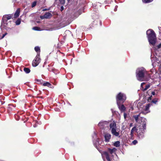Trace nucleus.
<instances>
[{
    "instance_id": "1",
    "label": "nucleus",
    "mask_w": 161,
    "mask_h": 161,
    "mask_svg": "<svg viewBox=\"0 0 161 161\" xmlns=\"http://www.w3.org/2000/svg\"><path fill=\"white\" fill-rule=\"evenodd\" d=\"M146 34L150 44L154 45L157 40L156 36L154 31L152 29H149L147 31Z\"/></svg>"
},
{
    "instance_id": "2",
    "label": "nucleus",
    "mask_w": 161,
    "mask_h": 161,
    "mask_svg": "<svg viewBox=\"0 0 161 161\" xmlns=\"http://www.w3.org/2000/svg\"><path fill=\"white\" fill-rule=\"evenodd\" d=\"M147 73V71L143 68L137 69L136 72L137 79L141 81H144L145 75Z\"/></svg>"
},
{
    "instance_id": "3",
    "label": "nucleus",
    "mask_w": 161,
    "mask_h": 161,
    "mask_svg": "<svg viewBox=\"0 0 161 161\" xmlns=\"http://www.w3.org/2000/svg\"><path fill=\"white\" fill-rule=\"evenodd\" d=\"M141 113H143V112H141L138 115H133V118L134 119L136 122L138 123H142V129L145 130L146 129V119L143 117H140V114Z\"/></svg>"
},
{
    "instance_id": "4",
    "label": "nucleus",
    "mask_w": 161,
    "mask_h": 161,
    "mask_svg": "<svg viewBox=\"0 0 161 161\" xmlns=\"http://www.w3.org/2000/svg\"><path fill=\"white\" fill-rule=\"evenodd\" d=\"M126 99V95L121 92L119 93L116 96V100L117 105L120 103H124Z\"/></svg>"
},
{
    "instance_id": "5",
    "label": "nucleus",
    "mask_w": 161,
    "mask_h": 161,
    "mask_svg": "<svg viewBox=\"0 0 161 161\" xmlns=\"http://www.w3.org/2000/svg\"><path fill=\"white\" fill-rule=\"evenodd\" d=\"M109 127L112 135L116 137H118L119 135V132L117 131V126L115 122L114 121L113 123H110L109 125Z\"/></svg>"
},
{
    "instance_id": "6",
    "label": "nucleus",
    "mask_w": 161,
    "mask_h": 161,
    "mask_svg": "<svg viewBox=\"0 0 161 161\" xmlns=\"http://www.w3.org/2000/svg\"><path fill=\"white\" fill-rule=\"evenodd\" d=\"M40 53H38L32 62V65L33 67L37 66L41 62Z\"/></svg>"
},
{
    "instance_id": "7",
    "label": "nucleus",
    "mask_w": 161,
    "mask_h": 161,
    "mask_svg": "<svg viewBox=\"0 0 161 161\" xmlns=\"http://www.w3.org/2000/svg\"><path fill=\"white\" fill-rule=\"evenodd\" d=\"M145 132V130H143L140 127H138L137 128L136 130V133L137 136L140 138H142L144 136V134Z\"/></svg>"
},
{
    "instance_id": "8",
    "label": "nucleus",
    "mask_w": 161,
    "mask_h": 161,
    "mask_svg": "<svg viewBox=\"0 0 161 161\" xmlns=\"http://www.w3.org/2000/svg\"><path fill=\"white\" fill-rule=\"evenodd\" d=\"M52 16V14L49 13V12H47L46 13L43 15L41 16H40V18L42 19H50Z\"/></svg>"
},
{
    "instance_id": "9",
    "label": "nucleus",
    "mask_w": 161,
    "mask_h": 161,
    "mask_svg": "<svg viewBox=\"0 0 161 161\" xmlns=\"http://www.w3.org/2000/svg\"><path fill=\"white\" fill-rule=\"evenodd\" d=\"M123 103H120L119 104L117 105L119 110L121 113L124 112L126 110V108L125 107Z\"/></svg>"
},
{
    "instance_id": "10",
    "label": "nucleus",
    "mask_w": 161,
    "mask_h": 161,
    "mask_svg": "<svg viewBox=\"0 0 161 161\" xmlns=\"http://www.w3.org/2000/svg\"><path fill=\"white\" fill-rule=\"evenodd\" d=\"M111 135L109 133H107L105 135L104 137L106 142H108L111 137Z\"/></svg>"
},
{
    "instance_id": "11",
    "label": "nucleus",
    "mask_w": 161,
    "mask_h": 161,
    "mask_svg": "<svg viewBox=\"0 0 161 161\" xmlns=\"http://www.w3.org/2000/svg\"><path fill=\"white\" fill-rule=\"evenodd\" d=\"M7 21L8 20L5 18V17L3 16L2 20V25H4V26H5V25H7L8 24L7 23Z\"/></svg>"
},
{
    "instance_id": "12",
    "label": "nucleus",
    "mask_w": 161,
    "mask_h": 161,
    "mask_svg": "<svg viewBox=\"0 0 161 161\" xmlns=\"http://www.w3.org/2000/svg\"><path fill=\"white\" fill-rule=\"evenodd\" d=\"M137 129V128H136V126H135L131 130L130 133V136L131 138L133 136L134 131H136V132Z\"/></svg>"
},
{
    "instance_id": "13",
    "label": "nucleus",
    "mask_w": 161,
    "mask_h": 161,
    "mask_svg": "<svg viewBox=\"0 0 161 161\" xmlns=\"http://www.w3.org/2000/svg\"><path fill=\"white\" fill-rule=\"evenodd\" d=\"M116 150V149L115 147H114L112 149L108 148V152H109L111 154H112L113 153H114Z\"/></svg>"
},
{
    "instance_id": "14",
    "label": "nucleus",
    "mask_w": 161,
    "mask_h": 161,
    "mask_svg": "<svg viewBox=\"0 0 161 161\" xmlns=\"http://www.w3.org/2000/svg\"><path fill=\"white\" fill-rule=\"evenodd\" d=\"M104 154L106 158V159L108 160V161H111V159L109 157V155L108 152H104Z\"/></svg>"
},
{
    "instance_id": "15",
    "label": "nucleus",
    "mask_w": 161,
    "mask_h": 161,
    "mask_svg": "<svg viewBox=\"0 0 161 161\" xmlns=\"http://www.w3.org/2000/svg\"><path fill=\"white\" fill-rule=\"evenodd\" d=\"M20 12V9L19 8H18L14 14V17L15 18L18 17L19 16Z\"/></svg>"
},
{
    "instance_id": "16",
    "label": "nucleus",
    "mask_w": 161,
    "mask_h": 161,
    "mask_svg": "<svg viewBox=\"0 0 161 161\" xmlns=\"http://www.w3.org/2000/svg\"><path fill=\"white\" fill-rule=\"evenodd\" d=\"M43 86H47L48 87L51 88L52 85L48 82H45L42 84Z\"/></svg>"
},
{
    "instance_id": "17",
    "label": "nucleus",
    "mask_w": 161,
    "mask_h": 161,
    "mask_svg": "<svg viewBox=\"0 0 161 161\" xmlns=\"http://www.w3.org/2000/svg\"><path fill=\"white\" fill-rule=\"evenodd\" d=\"M48 70L50 72H52L55 74L57 73V70L54 68H50L48 69Z\"/></svg>"
},
{
    "instance_id": "18",
    "label": "nucleus",
    "mask_w": 161,
    "mask_h": 161,
    "mask_svg": "<svg viewBox=\"0 0 161 161\" xmlns=\"http://www.w3.org/2000/svg\"><path fill=\"white\" fill-rule=\"evenodd\" d=\"M100 22V21L98 19H95L94 21H93L92 25H97L98 24L99 22Z\"/></svg>"
},
{
    "instance_id": "19",
    "label": "nucleus",
    "mask_w": 161,
    "mask_h": 161,
    "mask_svg": "<svg viewBox=\"0 0 161 161\" xmlns=\"http://www.w3.org/2000/svg\"><path fill=\"white\" fill-rule=\"evenodd\" d=\"M114 146L116 147H118L120 146V142L119 141H117L115 142L114 145Z\"/></svg>"
},
{
    "instance_id": "20",
    "label": "nucleus",
    "mask_w": 161,
    "mask_h": 161,
    "mask_svg": "<svg viewBox=\"0 0 161 161\" xmlns=\"http://www.w3.org/2000/svg\"><path fill=\"white\" fill-rule=\"evenodd\" d=\"M105 122H99L98 124V125L101 128H102L103 127V126L105 124Z\"/></svg>"
},
{
    "instance_id": "21",
    "label": "nucleus",
    "mask_w": 161,
    "mask_h": 161,
    "mask_svg": "<svg viewBox=\"0 0 161 161\" xmlns=\"http://www.w3.org/2000/svg\"><path fill=\"white\" fill-rule=\"evenodd\" d=\"M153 0H142V2L145 3H148L152 2Z\"/></svg>"
},
{
    "instance_id": "22",
    "label": "nucleus",
    "mask_w": 161,
    "mask_h": 161,
    "mask_svg": "<svg viewBox=\"0 0 161 161\" xmlns=\"http://www.w3.org/2000/svg\"><path fill=\"white\" fill-rule=\"evenodd\" d=\"M24 71L26 73H29L30 72V69L28 68L25 67L24 69Z\"/></svg>"
},
{
    "instance_id": "23",
    "label": "nucleus",
    "mask_w": 161,
    "mask_h": 161,
    "mask_svg": "<svg viewBox=\"0 0 161 161\" xmlns=\"http://www.w3.org/2000/svg\"><path fill=\"white\" fill-rule=\"evenodd\" d=\"M35 51L37 52V53H40V47H39L36 46L35 47Z\"/></svg>"
},
{
    "instance_id": "24",
    "label": "nucleus",
    "mask_w": 161,
    "mask_h": 161,
    "mask_svg": "<svg viewBox=\"0 0 161 161\" xmlns=\"http://www.w3.org/2000/svg\"><path fill=\"white\" fill-rule=\"evenodd\" d=\"M3 16L5 17V18L8 20L10 19L12 17V16L10 14L6 15H4Z\"/></svg>"
},
{
    "instance_id": "25",
    "label": "nucleus",
    "mask_w": 161,
    "mask_h": 161,
    "mask_svg": "<svg viewBox=\"0 0 161 161\" xmlns=\"http://www.w3.org/2000/svg\"><path fill=\"white\" fill-rule=\"evenodd\" d=\"M151 104L150 103L147 104L145 106V108L144 109V110L145 111H147L149 109V108Z\"/></svg>"
},
{
    "instance_id": "26",
    "label": "nucleus",
    "mask_w": 161,
    "mask_h": 161,
    "mask_svg": "<svg viewBox=\"0 0 161 161\" xmlns=\"http://www.w3.org/2000/svg\"><path fill=\"white\" fill-rule=\"evenodd\" d=\"M21 23V19L18 18L15 22L16 25H19Z\"/></svg>"
},
{
    "instance_id": "27",
    "label": "nucleus",
    "mask_w": 161,
    "mask_h": 161,
    "mask_svg": "<svg viewBox=\"0 0 161 161\" xmlns=\"http://www.w3.org/2000/svg\"><path fill=\"white\" fill-rule=\"evenodd\" d=\"M35 80L38 82V84H42L43 81L42 80L36 79Z\"/></svg>"
},
{
    "instance_id": "28",
    "label": "nucleus",
    "mask_w": 161,
    "mask_h": 161,
    "mask_svg": "<svg viewBox=\"0 0 161 161\" xmlns=\"http://www.w3.org/2000/svg\"><path fill=\"white\" fill-rule=\"evenodd\" d=\"M59 3L62 5H64L65 3V0H59Z\"/></svg>"
},
{
    "instance_id": "29",
    "label": "nucleus",
    "mask_w": 161,
    "mask_h": 161,
    "mask_svg": "<svg viewBox=\"0 0 161 161\" xmlns=\"http://www.w3.org/2000/svg\"><path fill=\"white\" fill-rule=\"evenodd\" d=\"M150 86L149 84H147L145 86V88L143 90L144 91L147 90L149 87Z\"/></svg>"
},
{
    "instance_id": "30",
    "label": "nucleus",
    "mask_w": 161,
    "mask_h": 161,
    "mask_svg": "<svg viewBox=\"0 0 161 161\" xmlns=\"http://www.w3.org/2000/svg\"><path fill=\"white\" fill-rule=\"evenodd\" d=\"M158 99H157V98L154 99H153L152 100V102L156 104L157 103V102H158Z\"/></svg>"
},
{
    "instance_id": "31",
    "label": "nucleus",
    "mask_w": 161,
    "mask_h": 161,
    "mask_svg": "<svg viewBox=\"0 0 161 161\" xmlns=\"http://www.w3.org/2000/svg\"><path fill=\"white\" fill-rule=\"evenodd\" d=\"M33 30L35 31H40V28L38 27H34L33 28Z\"/></svg>"
},
{
    "instance_id": "32",
    "label": "nucleus",
    "mask_w": 161,
    "mask_h": 161,
    "mask_svg": "<svg viewBox=\"0 0 161 161\" xmlns=\"http://www.w3.org/2000/svg\"><path fill=\"white\" fill-rule=\"evenodd\" d=\"M36 1L34 2L32 4L31 7L32 8L34 7L36 5Z\"/></svg>"
},
{
    "instance_id": "33",
    "label": "nucleus",
    "mask_w": 161,
    "mask_h": 161,
    "mask_svg": "<svg viewBox=\"0 0 161 161\" xmlns=\"http://www.w3.org/2000/svg\"><path fill=\"white\" fill-rule=\"evenodd\" d=\"M131 105V106H129V109L131 110H134V108H133V107L131 106L132 105Z\"/></svg>"
},
{
    "instance_id": "34",
    "label": "nucleus",
    "mask_w": 161,
    "mask_h": 161,
    "mask_svg": "<svg viewBox=\"0 0 161 161\" xmlns=\"http://www.w3.org/2000/svg\"><path fill=\"white\" fill-rule=\"evenodd\" d=\"M137 143V141L136 140H134L132 142V143L134 145H136Z\"/></svg>"
},
{
    "instance_id": "35",
    "label": "nucleus",
    "mask_w": 161,
    "mask_h": 161,
    "mask_svg": "<svg viewBox=\"0 0 161 161\" xmlns=\"http://www.w3.org/2000/svg\"><path fill=\"white\" fill-rule=\"evenodd\" d=\"M156 47H157V48L158 49H159V48H161V43L160 44H159V45H157V46Z\"/></svg>"
},
{
    "instance_id": "36",
    "label": "nucleus",
    "mask_w": 161,
    "mask_h": 161,
    "mask_svg": "<svg viewBox=\"0 0 161 161\" xmlns=\"http://www.w3.org/2000/svg\"><path fill=\"white\" fill-rule=\"evenodd\" d=\"M127 116V114L125 112H124V116L125 119H126Z\"/></svg>"
},
{
    "instance_id": "37",
    "label": "nucleus",
    "mask_w": 161,
    "mask_h": 161,
    "mask_svg": "<svg viewBox=\"0 0 161 161\" xmlns=\"http://www.w3.org/2000/svg\"><path fill=\"white\" fill-rule=\"evenodd\" d=\"M152 95H151V96L150 97H149V98H148V101H151L152 100Z\"/></svg>"
},
{
    "instance_id": "38",
    "label": "nucleus",
    "mask_w": 161,
    "mask_h": 161,
    "mask_svg": "<svg viewBox=\"0 0 161 161\" xmlns=\"http://www.w3.org/2000/svg\"><path fill=\"white\" fill-rule=\"evenodd\" d=\"M5 35L4 34H3V35L2 36H0V40L3 39V38L5 37Z\"/></svg>"
},
{
    "instance_id": "39",
    "label": "nucleus",
    "mask_w": 161,
    "mask_h": 161,
    "mask_svg": "<svg viewBox=\"0 0 161 161\" xmlns=\"http://www.w3.org/2000/svg\"><path fill=\"white\" fill-rule=\"evenodd\" d=\"M151 94L153 95H155V92H152L151 93Z\"/></svg>"
},
{
    "instance_id": "40",
    "label": "nucleus",
    "mask_w": 161,
    "mask_h": 161,
    "mask_svg": "<svg viewBox=\"0 0 161 161\" xmlns=\"http://www.w3.org/2000/svg\"><path fill=\"white\" fill-rule=\"evenodd\" d=\"M63 9H64V7L63 6H62L61 7V11H62L63 10Z\"/></svg>"
},
{
    "instance_id": "41",
    "label": "nucleus",
    "mask_w": 161,
    "mask_h": 161,
    "mask_svg": "<svg viewBox=\"0 0 161 161\" xmlns=\"http://www.w3.org/2000/svg\"><path fill=\"white\" fill-rule=\"evenodd\" d=\"M4 103H5L4 101H2L1 102V104H3Z\"/></svg>"
},
{
    "instance_id": "42",
    "label": "nucleus",
    "mask_w": 161,
    "mask_h": 161,
    "mask_svg": "<svg viewBox=\"0 0 161 161\" xmlns=\"http://www.w3.org/2000/svg\"><path fill=\"white\" fill-rule=\"evenodd\" d=\"M145 84V83L144 82H143V83H142L141 84V86H142V85L143 84Z\"/></svg>"
},
{
    "instance_id": "43",
    "label": "nucleus",
    "mask_w": 161,
    "mask_h": 161,
    "mask_svg": "<svg viewBox=\"0 0 161 161\" xmlns=\"http://www.w3.org/2000/svg\"><path fill=\"white\" fill-rule=\"evenodd\" d=\"M132 125V123H130V127H131Z\"/></svg>"
},
{
    "instance_id": "44",
    "label": "nucleus",
    "mask_w": 161,
    "mask_h": 161,
    "mask_svg": "<svg viewBox=\"0 0 161 161\" xmlns=\"http://www.w3.org/2000/svg\"><path fill=\"white\" fill-rule=\"evenodd\" d=\"M8 34V33H7V32H6L4 34H5V35L6 36V35H7V34Z\"/></svg>"
},
{
    "instance_id": "45",
    "label": "nucleus",
    "mask_w": 161,
    "mask_h": 161,
    "mask_svg": "<svg viewBox=\"0 0 161 161\" xmlns=\"http://www.w3.org/2000/svg\"><path fill=\"white\" fill-rule=\"evenodd\" d=\"M15 116V117L16 118V117L17 116L18 117H19L18 116V115H16Z\"/></svg>"
},
{
    "instance_id": "46",
    "label": "nucleus",
    "mask_w": 161,
    "mask_h": 161,
    "mask_svg": "<svg viewBox=\"0 0 161 161\" xmlns=\"http://www.w3.org/2000/svg\"><path fill=\"white\" fill-rule=\"evenodd\" d=\"M46 10V9H44L43 10V11H44Z\"/></svg>"
},
{
    "instance_id": "47",
    "label": "nucleus",
    "mask_w": 161,
    "mask_h": 161,
    "mask_svg": "<svg viewBox=\"0 0 161 161\" xmlns=\"http://www.w3.org/2000/svg\"><path fill=\"white\" fill-rule=\"evenodd\" d=\"M68 2H69L70 0H67Z\"/></svg>"
},
{
    "instance_id": "48",
    "label": "nucleus",
    "mask_w": 161,
    "mask_h": 161,
    "mask_svg": "<svg viewBox=\"0 0 161 161\" xmlns=\"http://www.w3.org/2000/svg\"><path fill=\"white\" fill-rule=\"evenodd\" d=\"M9 105H12V104H9Z\"/></svg>"
}]
</instances>
